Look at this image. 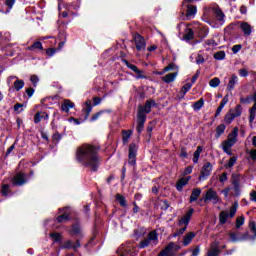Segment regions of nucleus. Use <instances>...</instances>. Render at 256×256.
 Listing matches in <instances>:
<instances>
[{
  "label": "nucleus",
  "instance_id": "f257e3e1",
  "mask_svg": "<svg viewBox=\"0 0 256 256\" xmlns=\"http://www.w3.org/2000/svg\"><path fill=\"white\" fill-rule=\"evenodd\" d=\"M76 159L84 165V167H88L92 171H97L99 167V156L97 155V148L93 145L84 144L77 148L76 151Z\"/></svg>",
  "mask_w": 256,
  "mask_h": 256
},
{
  "label": "nucleus",
  "instance_id": "f03ea898",
  "mask_svg": "<svg viewBox=\"0 0 256 256\" xmlns=\"http://www.w3.org/2000/svg\"><path fill=\"white\" fill-rule=\"evenodd\" d=\"M159 243V235L157 234V231L153 230L148 233V236L140 241L138 247L139 249H145L147 247H155Z\"/></svg>",
  "mask_w": 256,
  "mask_h": 256
},
{
  "label": "nucleus",
  "instance_id": "7ed1b4c3",
  "mask_svg": "<svg viewBox=\"0 0 256 256\" xmlns=\"http://www.w3.org/2000/svg\"><path fill=\"white\" fill-rule=\"evenodd\" d=\"M237 207H239V204L237 202H235L232 207L230 208V212L227 211H221L219 214V223L220 225H225V223H227V220L229 219H233V217H235L236 213H237Z\"/></svg>",
  "mask_w": 256,
  "mask_h": 256
},
{
  "label": "nucleus",
  "instance_id": "20e7f679",
  "mask_svg": "<svg viewBox=\"0 0 256 256\" xmlns=\"http://www.w3.org/2000/svg\"><path fill=\"white\" fill-rule=\"evenodd\" d=\"M204 201L207 203V201H212L214 204L219 203L221 199L219 198V195L217 194V191L213 190V188L208 189L206 192V196L204 198Z\"/></svg>",
  "mask_w": 256,
  "mask_h": 256
},
{
  "label": "nucleus",
  "instance_id": "39448f33",
  "mask_svg": "<svg viewBox=\"0 0 256 256\" xmlns=\"http://www.w3.org/2000/svg\"><path fill=\"white\" fill-rule=\"evenodd\" d=\"M15 5V0H3L0 1V13H9Z\"/></svg>",
  "mask_w": 256,
  "mask_h": 256
},
{
  "label": "nucleus",
  "instance_id": "423d86ee",
  "mask_svg": "<svg viewBox=\"0 0 256 256\" xmlns=\"http://www.w3.org/2000/svg\"><path fill=\"white\" fill-rule=\"evenodd\" d=\"M137 146L135 144H130L129 146V159L128 163L129 165H135L137 163L136 157H137Z\"/></svg>",
  "mask_w": 256,
  "mask_h": 256
},
{
  "label": "nucleus",
  "instance_id": "0eeeda50",
  "mask_svg": "<svg viewBox=\"0 0 256 256\" xmlns=\"http://www.w3.org/2000/svg\"><path fill=\"white\" fill-rule=\"evenodd\" d=\"M193 213H195V209L190 208L186 214L179 220L178 225L181 227V225H184L187 227L191 221V217H193Z\"/></svg>",
  "mask_w": 256,
  "mask_h": 256
},
{
  "label": "nucleus",
  "instance_id": "6e6552de",
  "mask_svg": "<svg viewBox=\"0 0 256 256\" xmlns=\"http://www.w3.org/2000/svg\"><path fill=\"white\" fill-rule=\"evenodd\" d=\"M213 171V164L211 162H206L201 170V175L199 176V179H205V177H209L211 175V172Z\"/></svg>",
  "mask_w": 256,
  "mask_h": 256
},
{
  "label": "nucleus",
  "instance_id": "1a4fd4ad",
  "mask_svg": "<svg viewBox=\"0 0 256 256\" xmlns=\"http://www.w3.org/2000/svg\"><path fill=\"white\" fill-rule=\"evenodd\" d=\"M13 185H25L27 183V175L24 173H18L12 178Z\"/></svg>",
  "mask_w": 256,
  "mask_h": 256
},
{
  "label": "nucleus",
  "instance_id": "9d476101",
  "mask_svg": "<svg viewBox=\"0 0 256 256\" xmlns=\"http://www.w3.org/2000/svg\"><path fill=\"white\" fill-rule=\"evenodd\" d=\"M134 42H135L137 51H143V49H145L146 47L145 38L142 37L141 35L136 34L134 36Z\"/></svg>",
  "mask_w": 256,
  "mask_h": 256
},
{
  "label": "nucleus",
  "instance_id": "9b49d317",
  "mask_svg": "<svg viewBox=\"0 0 256 256\" xmlns=\"http://www.w3.org/2000/svg\"><path fill=\"white\" fill-rule=\"evenodd\" d=\"M152 107H155V101L148 100V101H146L144 107L139 106L138 111H141L142 115H147V114L151 113V108Z\"/></svg>",
  "mask_w": 256,
  "mask_h": 256
},
{
  "label": "nucleus",
  "instance_id": "f8f14e48",
  "mask_svg": "<svg viewBox=\"0 0 256 256\" xmlns=\"http://www.w3.org/2000/svg\"><path fill=\"white\" fill-rule=\"evenodd\" d=\"M145 121H147V115L143 114V112L141 111H138V133H141V131H143V127H145Z\"/></svg>",
  "mask_w": 256,
  "mask_h": 256
},
{
  "label": "nucleus",
  "instance_id": "ddd939ff",
  "mask_svg": "<svg viewBox=\"0 0 256 256\" xmlns=\"http://www.w3.org/2000/svg\"><path fill=\"white\" fill-rule=\"evenodd\" d=\"M196 233L195 232H188L182 239V245L183 247H187L189 245H191V241H193V239H195L196 237Z\"/></svg>",
  "mask_w": 256,
  "mask_h": 256
},
{
  "label": "nucleus",
  "instance_id": "4468645a",
  "mask_svg": "<svg viewBox=\"0 0 256 256\" xmlns=\"http://www.w3.org/2000/svg\"><path fill=\"white\" fill-rule=\"evenodd\" d=\"M252 101H254L255 103L250 109V116H249L250 125H253V122L255 121V117H256V92L252 95Z\"/></svg>",
  "mask_w": 256,
  "mask_h": 256
},
{
  "label": "nucleus",
  "instance_id": "2eb2a0df",
  "mask_svg": "<svg viewBox=\"0 0 256 256\" xmlns=\"http://www.w3.org/2000/svg\"><path fill=\"white\" fill-rule=\"evenodd\" d=\"M195 15H197V6L188 5L186 10V18L191 20L195 18Z\"/></svg>",
  "mask_w": 256,
  "mask_h": 256
},
{
  "label": "nucleus",
  "instance_id": "dca6fc26",
  "mask_svg": "<svg viewBox=\"0 0 256 256\" xmlns=\"http://www.w3.org/2000/svg\"><path fill=\"white\" fill-rule=\"evenodd\" d=\"M177 75H179V72H174V73H168L165 76L161 78L163 83H173L177 79Z\"/></svg>",
  "mask_w": 256,
  "mask_h": 256
},
{
  "label": "nucleus",
  "instance_id": "f3484780",
  "mask_svg": "<svg viewBox=\"0 0 256 256\" xmlns=\"http://www.w3.org/2000/svg\"><path fill=\"white\" fill-rule=\"evenodd\" d=\"M75 107V103L71 102V100L66 99L63 101L61 110L64 111V113H69L70 109H73Z\"/></svg>",
  "mask_w": 256,
  "mask_h": 256
},
{
  "label": "nucleus",
  "instance_id": "a211bd4d",
  "mask_svg": "<svg viewBox=\"0 0 256 256\" xmlns=\"http://www.w3.org/2000/svg\"><path fill=\"white\" fill-rule=\"evenodd\" d=\"M239 136V128L235 127L232 132L228 135L227 141L230 143H237V137Z\"/></svg>",
  "mask_w": 256,
  "mask_h": 256
},
{
  "label": "nucleus",
  "instance_id": "6ab92c4d",
  "mask_svg": "<svg viewBox=\"0 0 256 256\" xmlns=\"http://www.w3.org/2000/svg\"><path fill=\"white\" fill-rule=\"evenodd\" d=\"M237 83H239V77H237V75L233 74L228 82V86H227L228 91H233V89H235V85H237Z\"/></svg>",
  "mask_w": 256,
  "mask_h": 256
},
{
  "label": "nucleus",
  "instance_id": "aec40b11",
  "mask_svg": "<svg viewBox=\"0 0 256 256\" xmlns=\"http://www.w3.org/2000/svg\"><path fill=\"white\" fill-rule=\"evenodd\" d=\"M229 103V98L225 96L222 101L220 102L219 107L216 110L215 117H219L221 115V111H223L224 107Z\"/></svg>",
  "mask_w": 256,
  "mask_h": 256
},
{
  "label": "nucleus",
  "instance_id": "412c9836",
  "mask_svg": "<svg viewBox=\"0 0 256 256\" xmlns=\"http://www.w3.org/2000/svg\"><path fill=\"white\" fill-rule=\"evenodd\" d=\"M59 213H62L56 218L58 223H67L69 221V214L65 210H59Z\"/></svg>",
  "mask_w": 256,
  "mask_h": 256
},
{
  "label": "nucleus",
  "instance_id": "4be33fe9",
  "mask_svg": "<svg viewBox=\"0 0 256 256\" xmlns=\"http://www.w3.org/2000/svg\"><path fill=\"white\" fill-rule=\"evenodd\" d=\"M190 179H191V177L179 179L176 184L177 191H183V187H185V185H187L189 183Z\"/></svg>",
  "mask_w": 256,
  "mask_h": 256
},
{
  "label": "nucleus",
  "instance_id": "5701e85b",
  "mask_svg": "<svg viewBox=\"0 0 256 256\" xmlns=\"http://www.w3.org/2000/svg\"><path fill=\"white\" fill-rule=\"evenodd\" d=\"M244 35L246 37H249V35H251L252 33V28H251V25H249V23L247 22H242L241 25H240Z\"/></svg>",
  "mask_w": 256,
  "mask_h": 256
},
{
  "label": "nucleus",
  "instance_id": "b1692460",
  "mask_svg": "<svg viewBox=\"0 0 256 256\" xmlns=\"http://www.w3.org/2000/svg\"><path fill=\"white\" fill-rule=\"evenodd\" d=\"M214 15L217 21H220L221 24L225 23V14L219 8L214 9Z\"/></svg>",
  "mask_w": 256,
  "mask_h": 256
},
{
  "label": "nucleus",
  "instance_id": "393cba45",
  "mask_svg": "<svg viewBox=\"0 0 256 256\" xmlns=\"http://www.w3.org/2000/svg\"><path fill=\"white\" fill-rule=\"evenodd\" d=\"M200 195H201V188H194L190 195V203H194V201H197Z\"/></svg>",
  "mask_w": 256,
  "mask_h": 256
},
{
  "label": "nucleus",
  "instance_id": "a878e982",
  "mask_svg": "<svg viewBox=\"0 0 256 256\" xmlns=\"http://www.w3.org/2000/svg\"><path fill=\"white\" fill-rule=\"evenodd\" d=\"M131 135H133L132 130H123L122 131V141L124 145H127L129 143V139H131Z\"/></svg>",
  "mask_w": 256,
  "mask_h": 256
},
{
  "label": "nucleus",
  "instance_id": "bb28decb",
  "mask_svg": "<svg viewBox=\"0 0 256 256\" xmlns=\"http://www.w3.org/2000/svg\"><path fill=\"white\" fill-rule=\"evenodd\" d=\"M168 249L171 251L172 255L175 256V253H177V251L181 250V246L179 244H175V242H170L167 245Z\"/></svg>",
  "mask_w": 256,
  "mask_h": 256
},
{
  "label": "nucleus",
  "instance_id": "cd10ccee",
  "mask_svg": "<svg viewBox=\"0 0 256 256\" xmlns=\"http://www.w3.org/2000/svg\"><path fill=\"white\" fill-rule=\"evenodd\" d=\"M201 153H203V147L198 146L196 151L194 152V156H193V163H199V157L201 156Z\"/></svg>",
  "mask_w": 256,
  "mask_h": 256
},
{
  "label": "nucleus",
  "instance_id": "c85d7f7f",
  "mask_svg": "<svg viewBox=\"0 0 256 256\" xmlns=\"http://www.w3.org/2000/svg\"><path fill=\"white\" fill-rule=\"evenodd\" d=\"M219 255V247L217 246V244H212L210 246V249L208 251V256H217Z\"/></svg>",
  "mask_w": 256,
  "mask_h": 256
},
{
  "label": "nucleus",
  "instance_id": "c756f323",
  "mask_svg": "<svg viewBox=\"0 0 256 256\" xmlns=\"http://www.w3.org/2000/svg\"><path fill=\"white\" fill-rule=\"evenodd\" d=\"M235 116L233 115V111H229L225 118H224V122L227 124V125H231V123H233V121L235 120Z\"/></svg>",
  "mask_w": 256,
  "mask_h": 256
},
{
  "label": "nucleus",
  "instance_id": "7c9ffc66",
  "mask_svg": "<svg viewBox=\"0 0 256 256\" xmlns=\"http://www.w3.org/2000/svg\"><path fill=\"white\" fill-rule=\"evenodd\" d=\"M227 129V126L225 124H220L216 128V138L219 139L223 133H225V130Z\"/></svg>",
  "mask_w": 256,
  "mask_h": 256
},
{
  "label": "nucleus",
  "instance_id": "2f4dec72",
  "mask_svg": "<svg viewBox=\"0 0 256 256\" xmlns=\"http://www.w3.org/2000/svg\"><path fill=\"white\" fill-rule=\"evenodd\" d=\"M194 37V32L191 28H186L184 32V39L185 41H191Z\"/></svg>",
  "mask_w": 256,
  "mask_h": 256
},
{
  "label": "nucleus",
  "instance_id": "473e14b6",
  "mask_svg": "<svg viewBox=\"0 0 256 256\" xmlns=\"http://www.w3.org/2000/svg\"><path fill=\"white\" fill-rule=\"evenodd\" d=\"M232 111V115L234 117H241V113H243V107L241 105H237L234 109H230Z\"/></svg>",
  "mask_w": 256,
  "mask_h": 256
},
{
  "label": "nucleus",
  "instance_id": "72a5a7b5",
  "mask_svg": "<svg viewBox=\"0 0 256 256\" xmlns=\"http://www.w3.org/2000/svg\"><path fill=\"white\" fill-rule=\"evenodd\" d=\"M91 111H93V105H91V100L86 101V108H84V112L86 114L85 119L91 115Z\"/></svg>",
  "mask_w": 256,
  "mask_h": 256
},
{
  "label": "nucleus",
  "instance_id": "f704fd0d",
  "mask_svg": "<svg viewBox=\"0 0 256 256\" xmlns=\"http://www.w3.org/2000/svg\"><path fill=\"white\" fill-rule=\"evenodd\" d=\"M168 71H177V73H179V67H177L175 63H170L168 66L163 68V73H167Z\"/></svg>",
  "mask_w": 256,
  "mask_h": 256
},
{
  "label": "nucleus",
  "instance_id": "c9c22d12",
  "mask_svg": "<svg viewBox=\"0 0 256 256\" xmlns=\"http://www.w3.org/2000/svg\"><path fill=\"white\" fill-rule=\"evenodd\" d=\"M35 49H39L40 51H43V44L37 41L33 45L28 47V51H35Z\"/></svg>",
  "mask_w": 256,
  "mask_h": 256
},
{
  "label": "nucleus",
  "instance_id": "e433bc0d",
  "mask_svg": "<svg viewBox=\"0 0 256 256\" xmlns=\"http://www.w3.org/2000/svg\"><path fill=\"white\" fill-rule=\"evenodd\" d=\"M116 201L120 203L121 207H127V200L121 194H116Z\"/></svg>",
  "mask_w": 256,
  "mask_h": 256
},
{
  "label": "nucleus",
  "instance_id": "4c0bfd02",
  "mask_svg": "<svg viewBox=\"0 0 256 256\" xmlns=\"http://www.w3.org/2000/svg\"><path fill=\"white\" fill-rule=\"evenodd\" d=\"M191 87H193V84L191 83H186L182 88H181V94L182 97H185L187 95V92L191 90Z\"/></svg>",
  "mask_w": 256,
  "mask_h": 256
},
{
  "label": "nucleus",
  "instance_id": "58836bf2",
  "mask_svg": "<svg viewBox=\"0 0 256 256\" xmlns=\"http://www.w3.org/2000/svg\"><path fill=\"white\" fill-rule=\"evenodd\" d=\"M209 85L210 87L215 89L216 87H219V85H221V80L215 77L209 81Z\"/></svg>",
  "mask_w": 256,
  "mask_h": 256
},
{
  "label": "nucleus",
  "instance_id": "ea45409f",
  "mask_svg": "<svg viewBox=\"0 0 256 256\" xmlns=\"http://www.w3.org/2000/svg\"><path fill=\"white\" fill-rule=\"evenodd\" d=\"M23 87H25V82L23 80H16L14 82V89L17 91H21Z\"/></svg>",
  "mask_w": 256,
  "mask_h": 256
},
{
  "label": "nucleus",
  "instance_id": "a19ab883",
  "mask_svg": "<svg viewBox=\"0 0 256 256\" xmlns=\"http://www.w3.org/2000/svg\"><path fill=\"white\" fill-rule=\"evenodd\" d=\"M225 51H218L214 54V59H216V61H223V59H225Z\"/></svg>",
  "mask_w": 256,
  "mask_h": 256
},
{
  "label": "nucleus",
  "instance_id": "79ce46f5",
  "mask_svg": "<svg viewBox=\"0 0 256 256\" xmlns=\"http://www.w3.org/2000/svg\"><path fill=\"white\" fill-rule=\"evenodd\" d=\"M235 145L233 142H230L229 140H225L222 142V149L223 151H227V149H231Z\"/></svg>",
  "mask_w": 256,
  "mask_h": 256
},
{
  "label": "nucleus",
  "instance_id": "37998d69",
  "mask_svg": "<svg viewBox=\"0 0 256 256\" xmlns=\"http://www.w3.org/2000/svg\"><path fill=\"white\" fill-rule=\"evenodd\" d=\"M158 256H174L173 252H171V250L169 249L168 246L165 247V249H163Z\"/></svg>",
  "mask_w": 256,
  "mask_h": 256
},
{
  "label": "nucleus",
  "instance_id": "c03bdc74",
  "mask_svg": "<svg viewBox=\"0 0 256 256\" xmlns=\"http://www.w3.org/2000/svg\"><path fill=\"white\" fill-rule=\"evenodd\" d=\"M71 235H81V227L79 225L72 226V229L70 230Z\"/></svg>",
  "mask_w": 256,
  "mask_h": 256
},
{
  "label": "nucleus",
  "instance_id": "a18cd8bd",
  "mask_svg": "<svg viewBox=\"0 0 256 256\" xmlns=\"http://www.w3.org/2000/svg\"><path fill=\"white\" fill-rule=\"evenodd\" d=\"M242 225H245V216H240L236 219V229H239Z\"/></svg>",
  "mask_w": 256,
  "mask_h": 256
},
{
  "label": "nucleus",
  "instance_id": "49530a36",
  "mask_svg": "<svg viewBox=\"0 0 256 256\" xmlns=\"http://www.w3.org/2000/svg\"><path fill=\"white\" fill-rule=\"evenodd\" d=\"M203 105H205V101L203 100V98H201L200 100L194 103V109L196 111H199V109H201Z\"/></svg>",
  "mask_w": 256,
  "mask_h": 256
},
{
  "label": "nucleus",
  "instance_id": "de8ad7c7",
  "mask_svg": "<svg viewBox=\"0 0 256 256\" xmlns=\"http://www.w3.org/2000/svg\"><path fill=\"white\" fill-rule=\"evenodd\" d=\"M124 63L126 65V67H128V69H131V71H133L134 73L139 69L137 66L129 63V61L124 60Z\"/></svg>",
  "mask_w": 256,
  "mask_h": 256
},
{
  "label": "nucleus",
  "instance_id": "09e8293b",
  "mask_svg": "<svg viewBox=\"0 0 256 256\" xmlns=\"http://www.w3.org/2000/svg\"><path fill=\"white\" fill-rule=\"evenodd\" d=\"M136 79H147V76L143 73V70H140L139 68L136 70Z\"/></svg>",
  "mask_w": 256,
  "mask_h": 256
},
{
  "label": "nucleus",
  "instance_id": "8fccbe9b",
  "mask_svg": "<svg viewBox=\"0 0 256 256\" xmlns=\"http://www.w3.org/2000/svg\"><path fill=\"white\" fill-rule=\"evenodd\" d=\"M64 247L66 249H69L71 247H75V249H77V247H81V244H79V241H77L76 246H74L71 241H67V242H65Z\"/></svg>",
  "mask_w": 256,
  "mask_h": 256
},
{
  "label": "nucleus",
  "instance_id": "3c124183",
  "mask_svg": "<svg viewBox=\"0 0 256 256\" xmlns=\"http://www.w3.org/2000/svg\"><path fill=\"white\" fill-rule=\"evenodd\" d=\"M235 163H237V157H231L228 163L226 164V167L231 168L235 165Z\"/></svg>",
  "mask_w": 256,
  "mask_h": 256
},
{
  "label": "nucleus",
  "instance_id": "603ef678",
  "mask_svg": "<svg viewBox=\"0 0 256 256\" xmlns=\"http://www.w3.org/2000/svg\"><path fill=\"white\" fill-rule=\"evenodd\" d=\"M249 228H250L251 233H253V235H254V239H256V224H255V222H253V221L250 222Z\"/></svg>",
  "mask_w": 256,
  "mask_h": 256
},
{
  "label": "nucleus",
  "instance_id": "864d4df0",
  "mask_svg": "<svg viewBox=\"0 0 256 256\" xmlns=\"http://www.w3.org/2000/svg\"><path fill=\"white\" fill-rule=\"evenodd\" d=\"M187 231V226H184L180 229H178L175 233H174V237H179V235H183V233H185Z\"/></svg>",
  "mask_w": 256,
  "mask_h": 256
},
{
  "label": "nucleus",
  "instance_id": "5fc2aeb1",
  "mask_svg": "<svg viewBox=\"0 0 256 256\" xmlns=\"http://www.w3.org/2000/svg\"><path fill=\"white\" fill-rule=\"evenodd\" d=\"M2 195L4 197H7V195H9V185L8 184H4L2 186Z\"/></svg>",
  "mask_w": 256,
  "mask_h": 256
},
{
  "label": "nucleus",
  "instance_id": "6e6d98bb",
  "mask_svg": "<svg viewBox=\"0 0 256 256\" xmlns=\"http://www.w3.org/2000/svg\"><path fill=\"white\" fill-rule=\"evenodd\" d=\"M50 237L53 239V241H60L61 240V234H59V233H51Z\"/></svg>",
  "mask_w": 256,
  "mask_h": 256
},
{
  "label": "nucleus",
  "instance_id": "4d7b16f0",
  "mask_svg": "<svg viewBox=\"0 0 256 256\" xmlns=\"http://www.w3.org/2000/svg\"><path fill=\"white\" fill-rule=\"evenodd\" d=\"M238 73L240 77H247L249 75V72L245 68L240 69Z\"/></svg>",
  "mask_w": 256,
  "mask_h": 256
},
{
  "label": "nucleus",
  "instance_id": "13d9d810",
  "mask_svg": "<svg viewBox=\"0 0 256 256\" xmlns=\"http://www.w3.org/2000/svg\"><path fill=\"white\" fill-rule=\"evenodd\" d=\"M30 81L31 83H33L34 87H37V83H39V77H37L36 75H33L30 77Z\"/></svg>",
  "mask_w": 256,
  "mask_h": 256
},
{
  "label": "nucleus",
  "instance_id": "bf43d9fd",
  "mask_svg": "<svg viewBox=\"0 0 256 256\" xmlns=\"http://www.w3.org/2000/svg\"><path fill=\"white\" fill-rule=\"evenodd\" d=\"M41 119H43V116H41V113H36L34 116V123H41Z\"/></svg>",
  "mask_w": 256,
  "mask_h": 256
},
{
  "label": "nucleus",
  "instance_id": "052dcab7",
  "mask_svg": "<svg viewBox=\"0 0 256 256\" xmlns=\"http://www.w3.org/2000/svg\"><path fill=\"white\" fill-rule=\"evenodd\" d=\"M253 101V96H248L246 98H240V103H251Z\"/></svg>",
  "mask_w": 256,
  "mask_h": 256
},
{
  "label": "nucleus",
  "instance_id": "680f3d73",
  "mask_svg": "<svg viewBox=\"0 0 256 256\" xmlns=\"http://www.w3.org/2000/svg\"><path fill=\"white\" fill-rule=\"evenodd\" d=\"M241 49H242V46H241L240 44L234 45V46L232 47V52H233L234 54H237V53H239V52L241 51Z\"/></svg>",
  "mask_w": 256,
  "mask_h": 256
},
{
  "label": "nucleus",
  "instance_id": "e2e57ef3",
  "mask_svg": "<svg viewBox=\"0 0 256 256\" xmlns=\"http://www.w3.org/2000/svg\"><path fill=\"white\" fill-rule=\"evenodd\" d=\"M199 253H201V248H199V246H197L192 250L191 256H199Z\"/></svg>",
  "mask_w": 256,
  "mask_h": 256
},
{
  "label": "nucleus",
  "instance_id": "0e129e2a",
  "mask_svg": "<svg viewBox=\"0 0 256 256\" xmlns=\"http://www.w3.org/2000/svg\"><path fill=\"white\" fill-rule=\"evenodd\" d=\"M162 209H167L169 207V202L167 200L160 201Z\"/></svg>",
  "mask_w": 256,
  "mask_h": 256
},
{
  "label": "nucleus",
  "instance_id": "69168bd1",
  "mask_svg": "<svg viewBox=\"0 0 256 256\" xmlns=\"http://www.w3.org/2000/svg\"><path fill=\"white\" fill-rule=\"evenodd\" d=\"M227 179V172L222 173V175L220 176V183H225Z\"/></svg>",
  "mask_w": 256,
  "mask_h": 256
},
{
  "label": "nucleus",
  "instance_id": "338daca9",
  "mask_svg": "<svg viewBox=\"0 0 256 256\" xmlns=\"http://www.w3.org/2000/svg\"><path fill=\"white\" fill-rule=\"evenodd\" d=\"M250 201H253L254 203H256V191L255 190H253L250 193Z\"/></svg>",
  "mask_w": 256,
  "mask_h": 256
},
{
  "label": "nucleus",
  "instance_id": "774afa93",
  "mask_svg": "<svg viewBox=\"0 0 256 256\" xmlns=\"http://www.w3.org/2000/svg\"><path fill=\"white\" fill-rule=\"evenodd\" d=\"M250 157H251L252 161H256V150L255 149L250 151Z\"/></svg>",
  "mask_w": 256,
  "mask_h": 256
}]
</instances>
